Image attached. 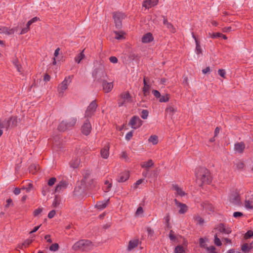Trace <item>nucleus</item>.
<instances>
[{"label": "nucleus", "instance_id": "aec40b11", "mask_svg": "<svg viewBox=\"0 0 253 253\" xmlns=\"http://www.w3.org/2000/svg\"><path fill=\"white\" fill-rule=\"evenodd\" d=\"M109 144H107L105 145L101 150L100 151V154L103 159H107L109 155Z\"/></svg>", "mask_w": 253, "mask_h": 253}, {"label": "nucleus", "instance_id": "cd10ccee", "mask_svg": "<svg viewBox=\"0 0 253 253\" xmlns=\"http://www.w3.org/2000/svg\"><path fill=\"white\" fill-rule=\"evenodd\" d=\"M163 23L171 32L174 33L175 32V29L174 28L173 26L170 23H169L168 20L165 18L164 19Z\"/></svg>", "mask_w": 253, "mask_h": 253}, {"label": "nucleus", "instance_id": "8fccbe9b", "mask_svg": "<svg viewBox=\"0 0 253 253\" xmlns=\"http://www.w3.org/2000/svg\"><path fill=\"white\" fill-rule=\"evenodd\" d=\"M252 202L250 201L249 200H246L245 206L247 209H252L253 207L252 206Z\"/></svg>", "mask_w": 253, "mask_h": 253}, {"label": "nucleus", "instance_id": "5fc2aeb1", "mask_svg": "<svg viewBox=\"0 0 253 253\" xmlns=\"http://www.w3.org/2000/svg\"><path fill=\"white\" fill-rule=\"evenodd\" d=\"M218 74L223 78H225V71L223 69H219L218 71Z\"/></svg>", "mask_w": 253, "mask_h": 253}, {"label": "nucleus", "instance_id": "c85d7f7f", "mask_svg": "<svg viewBox=\"0 0 253 253\" xmlns=\"http://www.w3.org/2000/svg\"><path fill=\"white\" fill-rule=\"evenodd\" d=\"M108 201L109 200L98 202L96 205V207L98 209L102 210L107 207Z\"/></svg>", "mask_w": 253, "mask_h": 253}, {"label": "nucleus", "instance_id": "b1692460", "mask_svg": "<svg viewBox=\"0 0 253 253\" xmlns=\"http://www.w3.org/2000/svg\"><path fill=\"white\" fill-rule=\"evenodd\" d=\"M88 188L93 189L95 188L97 184V181L95 179H90L86 181V182H84Z\"/></svg>", "mask_w": 253, "mask_h": 253}, {"label": "nucleus", "instance_id": "f257e3e1", "mask_svg": "<svg viewBox=\"0 0 253 253\" xmlns=\"http://www.w3.org/2000/svg\"><path fill=\"white\" fill-rule=\"evenodd\" d=\"M197 179L202 183L210 184L211 182V176L210 171L205 168H199L196 171Z\"/></svg>", "mask_w": 253, "mask_h": 253}, {"label": "nucleus", "instance_id": "774afa93", "mask_svg": "<svg viewBox=\"0 0 253 253\" xmlns=\"http://www.w3.org/2000/svg\"><path fill=\"white\" fill-rule=\"evenodd\" d=\"M20 192H21L20 189L19 188H17V187L15 188L14 189V190H13V193L15 195H19L20 193Z\"/></svg>", "mask_w": 253, "mask_h": 253}, {"label": "nucleus", "instance_id": "2eb2a0df", "mask_svg": "<svg viewBox=\"0 0 253 253\" xmlns=\"http://www.w3.org/2000/svg\"><path fill=\"white\" fill-rule=\"evenodd\" d=\"M68 183L66 181H61L56 185L55 192H60L65 190L68 186Z\"/></svg>", "mask_w": 253, "mask_h": 253}, {"label": "nucleus", "instance_id": "a18cd8bd", "mask_svg": "<svg viewBox=\"0 0 253 253\" xmlns=\"http://www.w3.org/2000/svg\"><path fill=\"white\" fill-rule=\"evenodd\" d=\"M149 112L147 110H143L141 112V117L143 119H146L148 116Z\"/></svg>", "mask_w": 253, "mask_h": 253}, {"label": "nucleus", "instance_id": "09e8293b", "mask_svg": "<svg viewBox=\"0 0 253 253\" xmlns=\"http://www.w3.org/2000/svg\"><path fill=\"white\" fill-rule=\"evenodd\" d=\"M42 211V208H38L35 210L33 212V215L34 216L36 217L38 216Z\"/></svg>", "mask_w": 253, "mask_h": 253}, {"label": "nucleus", "instance_id": "473e14b6", "mask_svg": "<svg viewBox=\"0 0 253 253\" xmlns=\"http://www.w3.org/2000/svg\"><path fill=\"white\" fill-rule=\"evenodd\" d=\"M33 241V239H27L25 240L21 245L19 246L18 248L23 249V248H26L28 247L30 244H31Z\"/></svg>", "mask_w": 253, "mask_h": 253}, {"label": "nucleus", "instance_id": "c03bdc74", "mask_svg": "<svg viewBox=\"0 0 253 253\" xmlns=\"http://www.w3.org/2000/svg\"><path fill=\"white\" fill-rule=\"evenodd\" d=\"M236 169L238 170H242L244 168V164L242 162H238L236 164Z\"/></svg>", "mask_w": 253, "mask_h": 253}, {"label": "nucleus", "instance_id": "37998d69", "mask_svg": "<svg viewBox=\"0 0 253 253\" xmlns=\"http://www.w3.org/2000/svg\"><path fill=\"white\" fill-rule=\"evenodd\" d=\"M169 100V97L168 94L166 95L161 96L159 101L161 102H167Z\"/></svg>", "mask_w": 253, "mask_h": 253}, {"label": "nucleus", "instance_id": "c756f323", "mask_svg": "<svg viewBox=\"0 0 253 253\" xmlns=\"http://www.w3.org/2000/svg\"><path fill=\"white\" fill-rule=\"evenodd\" d=\"M91 170L89 169L84 170L83 172V179H82V182H86L91 174Z\"/></svg>", "mask_w": 253, "mask_h": 253}, {"label": "nucleus", "instance_id": "0e129e2a", "mask_svg": "<svg viewBox=\"0 0 253 253\" xmlns=\"http://www.w3.org/2000/svg\"><path fill=\"white\" fill-rule=\"evenodd\" d=\"M166 111H167V112H170L173 113L175 112V110L173 107L169 106L166 108Z\"/></svg>", "mask_w": 253, "mask_h": 253}, {"label": "nucleus", "instance_id": "7ed1b4c3", "mask_svg": "<svg viewBox=\"0 0 253 253\" xmlns=\"http://www.w3.org/2000/svg\"><path fill=\"white\" fill-rule=\"evenodd\" d=\"M17 123V119L14 117H11L8 119H0V128H5L8 130L10 127H15Z\"/></svg>", "mask_w": 253, "mask_h": 253}, {"label": "nucleus", "instance_id": "0eeeda50", "mask_svg": "<svg viewBox=\"0 0 253 253\" xmlns=\"http://www.w3.org/2000/svg\"><path fill=\"white\" fill-rule=\"evenodd\" d=\"M73 76L66 77L63 81L58 86V92L60 96H63L64 92L68 88V85L72 82Z\"/></svg>", "mask_w": 253, "mask_h": 253}, {"label": "nucleus", "instance_id": "5701e85b", "mask_svg": "<svg viewBox=\"0 0 253 253\" xmlns=\"http://www.w3.org/2000/svg\"><path fill=\"white\" fill-rule=\"evenodd\" d=\"M80 162L81 160L79 158L76 157L73 159L70 162V167L73 169L77 168L79 167Z\"/></svg>", "mask_w": 253, "mask_h": 253}, {"label": "nucleus", "instance_id": "423d86ee", "mask_svg": "<svg viewBox=\"0 0 253 253\" xmlns=\"http://www.w3.org/2000/svg\"><path fill=\"white\" fill-rule=\"evenodd\" d=\"M132 102V96L128 91L122 92L119 96L118 100L119 107L126 105V103Z\"/></svg>", "mask_w": 253, "mask_h": 253}, {"label": "nucleus", "instance_id": "393cba45", "mask_svg": "<svg viewBox=\"0 0 253 253\" xmlns=\"http://www.w3.org/2000/svg\"><path fill=\"white\" fill-rule=\"evenodd\" d=\"M172 188L174 190H175L176 192L177 195H179L181 197L184 196L185 195V192L177 185H173Z\"/></svg>", "mask_w": 253, "mask_h": 253}, {"label": "nucleus", "instance_id": "dca6fc26", "mask_svg": "<svg viewBox=\"0 0 253 253\" xmlns=\"http://www.w3.org/2000/svg\"><path fill=\"white\" fill-rule=\"evenodd\" d=\"M129 177L128 171H125L121 173L118 176L117 179L119 182H124L127 180Z\"/></svg>", "mask_w": 253, "mask_h": 253}, {"label": "nucleus", "instance_id": "9d476101", "mask_svg": "<svg viewBox=\"0 0 253 253\" xmlns=\"http://www.w3.org/2000/svg\"><path fill=\"white\" fill-rule=\"evenodd\" d=\"M142 121L137 116H134L129 121V125L133 129H137L140 127L142 125Z\"/></svg>", "mask_w": 253, "mask_h": 253}, {"label": "nucleus", "instance_id": "39448f33", "mask_svg": "<svg viewBox=\"0 0 253 253\" xmlns=\"http://www.w3.org/2000/svg\"><path fill=\"white\" fill-rule=\"evenodd\" d=\"M92 76L98 82H102L106 79L107 74L101 67L96 68L92 72Z\"/></svg>", "mask_w": 253, "mask_h": 253}, {"label": "nucleus", "instance_id": "1a4fd4ad", "mask_svg": "<svg viewBox=\"0 0 253 253\" xmlns=\"http://www.w3.org/2000/svg\"><path fill=\"white\" fill-rule=\"evenodd\" d=\"M125 17V15L121 12H116L114 13L113 18L117 29H120L122 28V21Z\"/></svg>", "mask_w": 253, "mask_h": 253}, {"label": "nucleus", "instance_id": "69168bd1", "mask_svg": "<svg viewBox=\"0 0 253 253\" xmlns=\"http://www.w3.org/2000/svg\"><path fill=\"white\" fill-rule=\"evenodd\" d=\"M143 212V210L142 208L141 207H139L137 209L135 214H136V215H139L140 214L142 213Z\"/></svg>", "mask_w": 253, "mask_h": 253}, {"label": "nucleus", "instance_id": "052dcab7", "mask_svg": "<svg viewBox=\"0 0 253 253\" xmlns=\"http://www.w3.org/2000/svg\"><path fill=\"white\" fill-rule=\"evenodd\" d=\"M221 35H222V34L220 33H213L211 36V38L212 39L219 38L221 37Z\"/></svg>", "mask_w": 253, "mask_h": 253}, {"label": "nucleus", "instance_id": "de8ad7c7", "mask_svg": "<svg viewBox=\"0 0 253 253\" xmlns=\"http://www.w3.org/2000/svg\"><path fill=\"white\" fill-rule=\"evenodd\" d=\"M56 181L55 177H51L48 181V185L50 186L53 185Z\"/></svg>", "mask_w": 253, "mask_h": 253}, {"label": "nucleus", "instance_id": "9b49d317", "mask_svg": "<svg viewBox=\"0 0 253 253\" xmlns=\"http://www.w3.org/2000/svg\"><path fill=\"white\" fill-rule=\"evenodd\" d=\"M91 125L88 119H86L82 126V132L85 135H88L91 132Z\"/></svg>", "mask_w": 253, "mask_h": 253}, {"label": "nucleus", "instance_id": "c9c22d12", "mask_svg": "<svg viewBox=\"0 0 253 253\" xmlns=\"http://www.w3.org/2000/svg\"><path fill=\"white\" fill-rule=\"evenodd\" d=\"M194 219L197 222V224L202 225L204 223V219L198 215H195L194 216Z\"/></svg>", "mask_w": 253, "mask_h": 253}, {"label": "nucleus", "instance_id": "603ef678", "mask_svg": "<svg viewBox=\"0 0 253 253\" xmlns=\"http://www.w3.org/2000/svg\"><path fill=\"white\" fill-rule=\"evenodd\" d=\"M133 131L131 130L126 133V139L127 141L129 140L132 138V137L133 136Z\"/></svg>", "mask_w": 253, "mask_h": 253}, {"label": "nucleus", "instance_id": "a878e982", "mask_svg": "<svg viewBox=\"0 0 253 253\" xmlns=\"http://www.w3.org/2000/svg\"><path fill=\"white\" fill-rule=\"evenodd\" d=\"M138 240H131L129 242V244L127 247V250L131 251L134 248L136 247L138 245Z\"/></svg>", "mask_w": 253, "mask_h": 253}, {"label": "nucleus", "instance_id": "49530a36", "mask_svg": "<svg viewBox=\"0 0 253 253\" xmlns=\"http://www.w3.org/2000/svg\"><path fill=\"white\" fill-rule=\"evenodd\" d=\"M214 244L217 246H220L222 244L220 240L217 237V236L216 234H215L214 235Z\"/></svg>", "mask_w": 253, "mask_h": 253}, {"label": "nucleus", "instance_id": "6e6d98bb", "mask_svg": "<svg viewBox=\"0 0 253 253\" xmlns=\"http://www.w3.org/2000/svg\"><path fill=\"white\" fill-rule=\"evenodd\" d=\"M169 237L170 240L174 241L176 239V237L174 235V232L172 230H170L169 234Z\"/></svg>", "mask_w": 253, "mask_h": 253}, {"label": "nucleus", "instance_id": "bb28decb", "mask_svg": "<svg viewBox=\"0 0 253 253\" xmlns=\"http://www.w3.org/2000/svg\"><path fill=\"white\" fill-rule=\"evenodd\" d=\"M154 165V163L152 160H149L147 162H144L141 163V168L148 169Z\"/></svg>", "mask_w": 253, "mask_h": 253}, {"label": "nucleus", "instance_id": "680f3d73", "mask_svg": "<svg viewBox=\"0 0 253 253\" xmlns=\"http://www.w3.org/2000/svg\"><path fill=\"white\" fill-rule=\"evenodd\" d=\"M109 60L113 63H117L118 61V59L115 56H111L109 58Z\"/></svg>", "mask_w": 253, "mask_h": 253}, {"label": "nucleus", "instance_id": "6e6552de", "mask_svg": "<svg viewBox=\"0 0 253 253\" xmlns=\"http://www.w3.org/2000/svg\"><path fill=\"white\" fill-rule=\"evenodd\" d=\"M97 107L96 100H93L87 107L84 114V117L88 119L94 115Z\"/></svg>", "mask_w": 253, "mask_h": 253}, {"label": "nucleus", "instance_id": "bf43d9fd", "mask_svg": "<svg viewBox=\"0 0 253 253\" xmlns=\"http://www.w3.org/2000/svg\"><path fill=\"white\" fill-rule=\"evenodd\" d=\"M55 213H56V211L54 210L51 211L48 214V217L49 218H53L54 216Z\"/></svg>", "mask_w": 253, "mask_h": 253}, {"label": "nucleus", "instance_id": "864d4df0", "mask_svg": "<svg viewBox=\"0 0 253 253\" xmlns=\"http://www.w3.org/2000/svg\"><path fill=\"white\" fill-rule=\"evenodd\" d=\"M215 248L213 246H211L210 247H207V250L209 253H217L215 251Z\"/></svg>", "mask_w": 253, "mask_h": 253}, {"label": "nucleus", "instance_id": "ddd939ff", "mask_svg": "<svg viewBox=\"0 0 253 253\" xmlns=\"http://www.w3.org/2000/svg\"><path fill=\"white\" fill-rule=\"evenodd\" d=\"M103 90L106 93L110 92L113 88V84L112 82L108 83L105 79L102 82Z\"/></svg>", "mask_w": 253, "mask_h": 253}, {"label": "nucleus", "instance_id": "f03ea898", "mask_svg": "<svg viewBox=\"0 0 253 253\" xmlns=\"http://www.w3.org/2000/svg\"><path fill=\"white\" fill-rule=\"evenodd\" d=\"M93 245L89 240H81L74 244L72 247L75 251L80 250L82 251H88L92 249Z\"/></svg>", "mask_w": 253, "mask_h": 253}, {"label": "nucleus", "instance_id": "4468645a", "mask_svg": "<svg viewBox=\"0 0 253 253\" xmlns=\"http://www.w3.org/2000/svg\"><path fill=\"white\" fill-rule=\"evenodd\" d=\"M149 81V78L144 77L143 78V84L144 87L142 88V91L144 96L148 95L150 93V85L147 83V82Z\"/></svg>", "mask_w": 253, "mask_h": 253}, {"label": "nucleus", "instance_id": "6ab92c4d", "mask_svg": "<svg viewBox=\"0 0 253 253\" xmlns=\"http://www.w3.org/2000/svg\"><path fill=\"white\" fill-rule=\"evenodd\" d=\"M245 148V144L244 142H238L235 144L234 149L239 153H242Z\"/></svg>", "mask_w": 253, "mask_h": 253}, {"label": "nucleus", "instance_id": "2f4dec72", "mask_svg": "<svg viewBox=\"0 0 253 253\" xmlns=\"http://www.w3.org/2000/svg\"><path fill=\"white\" fill-rule=\"evenodd\" d=\"M85 57V55L84 54V50H83L81 52H80L78 55L75 57V61L77 63H80L81 61L84 59Z\"/></svg>", "mask_w": 253, "mask_h": 253}, {"label": "nucleus", "instance_id": "4d7b16f0", "mask_svg": "<svg viewBox=\"0 0 253 253\" xmlns=\"http://www.w3.org/2000/svg\"><path fill=\"white\" fill-rule=\"evenodd\" d=\"M152 93L153 95L155 96V97H156L157 98H160L161 96L160 92L157 90H153Z\"/></svg>", "mask_w": 253, "mask_h": 253}, {"label": "nucleus", "instance_id": "f8f14e48", "mask_svg": "<svg viewBox=\"0 0 253 253\" xmlns=\"http://www.w3.org/2000/svg\"><path fill=\"white\" fill-rule=\"evenodd\" d=\"M174 202L176 206L179 208V210L178 211V213L179 214H184L187 212L188 210V207L186 204L180 203L176 199L174 200Z\"/></svg>", "mask_w": 253, "mask_h": 253}, {"label": "nucleus", "instance_id": "f704fd0d", "mask_svg": "<svg viewBox=\"0 0 253 253\" xmlns=\"http://www.w3.org/2000/svg\"><path fill=\"white\" fill-rule=\"evenodd\" d=\"M148 141L154 145L157 144L158 142V137L157 135H151L149 137Z\"/></svg>", "mask_w": 253, "mask_h": 253}, {"label": "nucleus", "instance_id": "7c9ffc66", "mask_svg": "<svg viewBox=\"0 0 253 253\" xmlns=\"http://www.w3.org/2000/svg\"><path fill=\"white\" fill-rule=\"evenodd\" d=\"M0 33L7 34H12L14 33L13 29H8L7 27H2L0 28Z\"/></svg>", "mask_w": 253, "mask_h": 253}, {"label": "nucleus", "instance_id": "ea45409f", "mask_svg": "<svg viewBox=\"0 0 253 253\" xmlns=\"http://www.w3.org/2000/svg\"><path fill=\"white\" fill-rule=\"evenodd\" d=\"M114 33L116 34L115 39L117 40H122L124 38V33L122 32L115 31Z\"/></svg>", "mask_w": 253, "mask_h": 253}, {"label": "nucleus", "instance_id": "a19ab883", "mask_svg": "<svg viewBox=\"0 0 253 253\" xmlns=\"http://www.w3.org/2000/svg\"><path fill=\"white\" fill-rule=\"evenodd\" d=\"M241 249L244 252H249L251 250L250 246L247 243L242 245Z\"/></svg>", "mask_w": 253, "mask_h": 253}, {"label": "nucleus", "instance_id": "412c9836", "mask_svg": "<svg viewBox=\"0 0 253 253\" xmlns=\"http://www.w3.org/2000/svg\"><path fill=\"white\" fill-rule=\"evenodd\" d=\"M192 37L195 40V42H196V52L197 54H202V50L201 46L200 45V41L197 39L195 35H194V33H192Z\"/></svg>", "mask_w": 253, "mask_h": 253}, {"label": "nucleus", "instance_id": "79ce46f5", "mask_svg": "<svg viewBox=\"0 0 253 253\" xmlns=\"http://www.w3.org/2000/svg\"><path fill=\"white\" fill-rule=\"evenodd\" d=\"M59 249V245L57 243H54L52 244L49 247V250L51 251H57Z\"/></svg>", "mask_w": 253, "mask_h": 253}, {"label": "nucleus", "instance_id": "13d9d810", "mask_svg": "<svg viewBox=\"0 0 253 253\" xmlns=\"http://www.w3.org/2000/svg\"><path fill=\"white\" fill-rule=\"evenodd\" d=\"M30 172L34 174L37 171V167L35 165H31L30 167Z\"/></svg>", "mask_w": 253, "mask_h": 253}, {"label": "nucleus", "instance_id": "20e7f679", "mask_svg": "<svg viewBox=\"0 0 253 253\" xmlns=\"http://www.w3.org/2000/svg\"><path fill=\"white\" fill-rule=\"evenodd\" d=\"M77 118L72 117L66 121H62L59 125L58 129L61 131H64L72 128L76 124Z\"/></svg>", "mask_w": 253, "mask_h": 253}, {"label": "nucleus", "instance_id": "e433bc0d", "mask_svg": "<svg viewBox=\"0 0 253 253\" xmlns=\"http://www.w3.org/2000/svg\"><path fill=\"white\" fill-rule=\"evenodd\" d=\"M175 253H185V249L181 245H178L175 247L174 249Z\"/></svg>", "mask_w": 253, "mask_h": 253}, {"label": "nucleus", "instance_id": "a211bd4d", "mask_svg": "<svg viewBox=\"0 0 253 253\" xmlns=\"http://www.w3.org/2000/svg\"><path fill=\"white\" fill-rule=\"evenodd\" d=\"M159 0H145L143 2V6L146 8L149 9L152 7L156 5L158 3Z\"/></svg>", "mask_w": 253, "mask_h": 253}, {"label": "nucleus", "instance_id": "338daca9", "mask_svg": "<svg viewBox=\"0 0 253 253\" xmlns=\"http://www.w3.org/2000/svg\"><path fill=\"white\" fill-rule=\"evenodd\" d=\"M112 187V184H109V185H107L106 186L104 187V191L105 192H108L110 191L111 188Z\"/></svg>", "mask_w": 253, "mask_h": 253}, {"label": "nucleus", "instance_id": "72a5a7b5", "mask_svg": "<svg viewBox=\"0 0 253 253\" xmlns=\"http://www.w3.org/2000/svg\"><path fill=\"white\" fill-rule=\"evenodd\" d=\"M60 198L58 196L56 195L55 196L54 201H53L52 205V207L55 208H57L58 206H59V205H60Z\"/></svg>", "mask_w": 253, "mask_h": 253}, {"label": "nucleus", "instance_id": "f3484780", "mask_svg": "<svg viewBox=\"0 0 253 253\" xmlns=\"http://www.w3.org/2000/svg\"><path fill=\"white\" fill-rule=\"evenodd\" d=\"M217 229L221 233L229 234L231 232V229L230 227L226 226L223 223H220L218 225Z\"/></svg>", "mask_w": 253, "mask_h": 253}, {"label": "nucleus", "instance_id": "e2e57ef3", "mask_svg": "<svg viewBox=\"0 0 253 253\" xmlns=\"http://www.w3.org/2000/svg\"><path fill=\"white\" fill-rule=\"evenodd\" d=\"M243 214L241 212L236 211L233 213V216L235 218L242 216Z\"/></svg>", "mask_w": 253, "mask_h": 253}, {"label": "nucleus", "instance_id": "4be33fe9", "mask_svg": "<svg viewBox=\"0 0 253 253\" xmlns=\"http://www.w3.org/2000/svg\"><path fill=\"white\" fill-rule=\"evenodd\" d=\"M153 40V37L152 34L150 33H148L145 34L142 38V42L143 43H148Z\"/></svg>", "mask_w": 253, "mask_h": 253}, {"label": "nucleus", "instance_id": "3c124183", "mask_svg": "<svg viewBox=\"0 0 253 253\" xmlns=\"http://www.w3.org/2000/svg\"><path fill=\"white\" fill-rule=\"evenodd\" d=\"M253 236V232L251 230L248 231L244 236V238L246 239H248Z\"/></svg>", "mask_w": 253, "mask_h": 253}, {"label": "nucleus", "instance_id": "4c0bfd02", "mask_svg": "<svg viewBox=\"0 0 253 253\" xmlns=\"http://www.w3.org/2000/svg\"><path fill=\"white\" fill-rule=\"evenodd\" d=\"M230 201L235 205H238L240 202L239 196L238 195H235L233 198L230 199Z\"/></svg>", "mask_w": 253, "mask_h": 253}, {"label": "nucleus", "instance_id": "58836bf2", "mask_svg": "<svg viewBox=\"0 0 253 253\" xmlns=\"http://www.w3.org/2000/svg\"><path fill=\"white\" fill-rule=\"evenodd\" d=\"M170 219V215L169 213H167L166 214V216L165 217V220L166 226L168 228H171V226L170 225V223H169Z\"/></svg>", "mask_w": 253, "mask_h": 253}]
</instances>
